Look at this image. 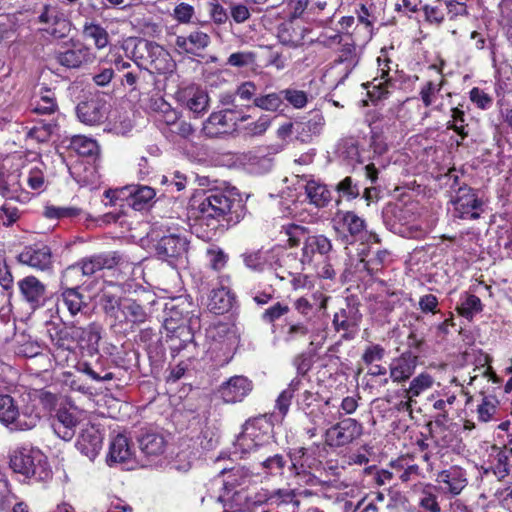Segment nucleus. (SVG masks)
Listing matches in <instances>:
<instances>
[{
    "instance_id": "obj_4",
    "label": "nucleus",
    "mask_w": 512,
    "mask_h": 512,
    "mask_svg": "<svg viewBox=\"0 0 512 512\" xmlns=\"http://www.w3.org/2000/svg\"><path fill=\"white\" fill-rule=\"evenodd\" d=\"M10 467L14 472L37 481L46 480L51 476L46 459L39 450H15L10 457Z\"/></svg>"
},
{
    "instance_id": "obj_48",
    "label": "nucleus",
    "mask_w": 512,
    "mask_h": 512,
    "mask_svg": "<svg viewBox=\"0 0 512 512\" xmlns=\"http://www.w3.org/2000/svg\"><path fill=\"white\" fill-rule=\"evenodd\" d=\"M62 301L71 315L79 313L86 306L84 297L78 289L67 288L62 292Z\"/></svg>"
},
{
    "instance_id": "obj_30",
    "label": "nucleus",
    "mask_w": 512,
    "mask_h": 512,
    "mask_svg": "<svg viewBox=\"0 0 512 512\" xmlns=\"http://www.w3.org/2000/svg\"><path fill=\"white\" fill-rule=\"evenodd\" d=\"M57 127L58 123L54 117L50 119H35L34 125L30 128L27 127L26 136L39 143L47 142L57 130Z\"/></svg>"
},
{
    "instance_id": "obj_51",
    "label": "nucleus",
    "mask_w": 512,
    "mask_h": 512,
    "mask_svg": "<svg viewBox=\"0 0 512 512\" xmlns=\"http://www.w3.org/2000/svg\"><path fill=\"white\" fill-rule=\"evenodd\" d=\"M269 256L270 251L260 249L245 252L243 254V260L248 268L261 271L268 264Z\"/></svg>"
},
{
    "instance_id": "obj_22",
    "label": "nucleus",
    "mask_w": 512,
    "mask_h": 512,
    "mask_svg": "<svg viewBox=\"0 0 512 512\" xmlns=\"http://www.w3.org/2000/svg\"><path fill=\"white\" fill-rule=\"evenodd\" d=\"M359 62V56L356 51V46L352 42L351 37L345 38L338 50V56L334 61V69L342 73V79H345L353 71Z\"/></svg>"
},
{
    "instance_id": "obj_56",
    "label": "nucleus",
    "mask_w": 512,
    "mask_h": 512,
    "mask_svg": "<svg viewBox=\"0 0 512 512\" xmlns=\"http://www.w3.org/2000/svg\"><path fill=\"white\" fill-rule=\"evenodd\" d=\"M21 217L19 209L10 202H5L0 206V223L5 227H10Z\"/></svg>"
},
{
    "instance_id": "obj_42",
    "label": "nucleus",
    "mask_w": 512,
    "mask_h": 512,
    "mask_svg": "<svg viewBox=\"0 0 512 512\" xmlns=\"http://www.w3.org/2000/svg\"><path fill=\"white\" fill-rule=\"evenodd\" d=\"M456 310L462 317L472 319L483 310V305L479 297L466 293L460 297Z\"/></svg>"
},
{
    "instance_id": "obj_20",
    "label": "nucleus",
    "mask_w": 512,
    "mask_h": 512,
    "mask_svg": "<svg viewBox=\"0 0 512 512\" xmlns=\"http://www.w3.org/2000/svg\"><path fill=\"white\" fill-rule=\"evenodd\" d=\"M436 481L444 493L458 495L467 485L465 471L459 467L453 466L449 469L439 472Z\"/></svg>"
},
{
    "instance_id": "obj_40",
    "label": "nucleus",
    "mask_w": 512,
    "mask_h": 512,
    "mask_svg": "<svg viewBox=\"0 0 512 512\" xmlns=\"http://www.w3.org/2000/svg\"><path fill=\"white\" fill-rule=\"evenodd\" d=\"M305 192L309 202L316 207H324L331 200V194L327 187L313 180L307 182Z\"/></svg>"
},
{
    "instance_id": "obj_53",
    "label": "nucleus",
    "mask_w": 512,
    "mask_h": 512,
    "mask_svg": "<svg viewBox=\"0 0 512 512\" xmlns=\"http://www.w3.org/2000/svg\"><path fill=\"white\" fill-rule=\"evenodd\" d=\"M389 253L386 250H377L372 253V255L368 259H361V262L364 264L365 270L373 275L382 269L386 261L388 260Z\"/></svg>"
},
{
    "instance_id": "obj_27",
    "label": "nucleus",
    "mask_w": 512,
    "mask_h": 512,
    "mask_svg": "<svg viewBox=\"0 0 512 512\" xmlns=\"http://www.w3.org/2000/svg\"><path fill=\"white\" fill-rule=\"evenodd\" d=\"M361 320L359 310L349 304L341 308L333 317V326L336 331L349 332L357 328Z\"/></svg>"
},
{
    "instance_id": "obj_25",
    "label": "nucleus",
    "mask_w": 512,
    "mask_h": 512,
    "mask_svg": "<svg viewBox=\"0 0 512 512\" xmlns=\"http://www.w3.org/2000/svg\"><path fill=\"white\" fill-rule=\"evenodd\" d=\"M317 331L318 328L309 322L290 321L287 322L286 329L283 331V341L286 344H292L298 339L308 336L311 339L310 344H313Z\"/></svg>"
},
{
    "instance_id": "obj_8",
    "label": "nucleus",
    "mask_w": 512,
    "mask_h": 512,
    "mask_svg": "<svg viewBox=\"0 0 512 512\" xmlns=\"http://www.w3.org/2000/svg\"><path fill=\"white\" fill-rule=\"evenodd\" d=\"M55 59L58 64L68 69H78L92 63L95 55L90 47L78 40H70L55 52Z\"/></svg>"
},
{
    "instance_id": "obj_35",
    "label": "nucleus",
    "mask_w": 512,
    "mask_h": 512,
    "mask_svg": "<svg viewBox=\"0 0 512 512\" xmlns=\"http://www.w3.org/2000/svg\"><path fill=\"white\" fill-rule=\"evenodd\" d=\"M389 67H380L378 69V75L372 80L368 90L372 100H381L387 97L389 94V88L392 85L389 75Z\"/></svg>"
},
{
    "instance_id": "obj_33",
    "label": "nucleus",
    "mask_w": 512,
    "mask_h": 512,
    "mask_svg": "<svg viewBox=\"0 0 512 512\" xmlns=\"http://www.w3.org/2000/svg\"><path fill=\"white\" fill-rule=\"evenodd\" d=\"M58 110L55 93L46 87L39 91L38 98L33 103L32 112L38 115H54Z\"/></svg>"
},
{
    "instance_id": "obj_29",
    "label": "nucleus",
    "mask_w": 512,
    "mask_h": 512,
    "mask_svg": "<svg viewBox=\"0 0 512 512\" xmlns=\"http://www.w3.org/2000/svg\"><path fill=\"white\" fill-rule=\"evenodd\" d=\"M229 112L231 111L222 110L211 113L203 124V132L205 135L213 138L220 134L227 133L232 127L230 121L227 118V114Z\"/></svg>"
},
{
    "instance_id": "obj_54",
    "label": "nucleus",
    "mask_w": 512,
    "mask_h": 512,
    "mask_svg": "<svg viewBox=\"0 0 512 512\" xmlns=\"http://www.w3.org/2000/svg\"><path fill=\"white\" fill-rule=\"evenodd\" d=\"M43 214L48 219L76 218L82 214V210L76 207L46 206Z\"/></svg>"
},
{
    "instance_id": "obj_32",
    "label": "nucleus",
    "mask_w": 512,
    "mask_h": 512,
    "mask_svg": "<svg viewBox=\"0 0 512 512\" xmlns=\"http://www.w3.org/2000/svg\"><path fill=\"white\" fill-rule=\"evenodd\" d=\"M141 451L147 456H159L164 453L166 440L164 436L155 431L144 433L139 439Z\"/></svg>"
},
{
    "instance_id": "obj_15",
    "label": "nucleus",
    "mask_w": 512,
    "mask_h": 512,
    "mask_svg": "<svg viewBox=\"0 0 512 512\" xmlns=\"http://www.w3.org/2000/svg\"><path fill=\"white\" fill-rule=\"evenodd\" d=\"M21 295L32 309L45 305L47 300L46 286L35 276H27L18 282Z\"/></svg>"
},
{
    "instance_id": "obj_64",
    "label": "nucleus",
    "mask_w": 512,
    "mask_h": 512,
    "mask_svg": "<svg viewBox=\"0 0 512 512\" xmlns=\"http://www.w3.org/2000/svg\"><path fill=\"white\" fill-rule=\"evenodd\" d=\"M194 7L188 3L181 2L173 10V18L181 24H189L194 17Z\"/></svg>"
},
{
    "instance_id": "obj_45",
    "label": "nucleus",
    "mask_w": 512,
    "mask_h": 512,
    "mask_svg": "<svg viewBox=\"0 0 512 512\" xmlns=\"http://www.w3.org/2000/svg\"><path fill=\"white\" fill-rule=\"evenodd\" d=\"M294 310L304 318L303 322H309L317 327L318 313L320 312L315 305L306 297H299L293 302Z\"/></svg>"
},
{
    "instance_id": "obj_39",
    "label": "nucleus",
    "mask_w": 512,
    "mask_h": 512,
    "mask_svg": "<svg viewBox=\"0 0 512 512\" xmlns=\"http://www.w3.org/2000/svg\"><path fill=\"white\" fill-rule=\"evenodd\" d=\"M334 221L338 227L347 230L351 235H357L365 228V221L351 211H338Z\"/></svg>"
},
{
    "instance_id": "obj_59",
    "label": "nucleus",
    "mask_w": 512,
    "mask_h": 512,
    "mask_svg": "<svg viewBox=\"0 0 512 512\" xmlns=\"http://www.w3.org/2000/svg\"><path fill=\"white\" fill-rule=\"evenodd\" d=\"M256 61V54L252 51H239L232 53L228 59L227 64L232 67L242 68L253 65Z\"/></svg>"
},
{
    "instance_id": "obj_16",
    "label": "nucleus",
    "mask_w": 512,
    "mask_h": 512,
    "mask_svg": "<svg viewBox=\"0 0 512 512\" xmlns=\"http://www.w3.org/2000/svg\"><path fill=\"white\" fill-rule=\"evenodd\" d=\"M103 436L93 424H86L76 442L77 449L90 460H93L102 448Z\"/></svg>"
},
{
    "instance_id": "obj_38",
    "label": "nucleus",
    "mask_w": 512,
    "mask_h": 512,
    "mask_svg": "<svg viewBox=\"0 0 512 512\" xmlns=\"http://www.w3.org/2000/svg\"><path fill=\"white\" fill-rule=\"evenodd\" d=\"M232 300L233 298L226 288L213 289L209 295L207 307L215 314H223L231 308Z\"/></svg>"
},
{
    "instance_id": "obj_21",
    "label": "nucleus",
    "mask_w": 512,
    "mask_h": 512,
    "mask_svg": "<svg viewBox=\"0 0 512 512\" xmlns=\"http://www.w3.org/2000/svg\"><path fill=\"white\" fill-rule=\"evenodd\" d=\"M108 107L102 99H91L77 106L79 120L88 125L101 123L107 116Z\"/></svg>"
},
{
    "instance_id": "obj_17",
    "label": "nucleus",
    "mask_w": 512,
    "mask_h": 512,
    "mask_svg": "<svg viewBox=\"0 0 512 512\" xmlns=\"http://www.w3.org/2000/svg\"><path fill=\"white\" fill-rule=\"evenodd\" d=\"M80 423V412L76 409L61 408L57 411L52 427L63 440L69 441L75 435L76 426Z\"/></svg>"
},
{
    "instance_id": "obj_13",
    "label": "nucleus",
    "mask_w": 512,
    "mask_h": 512,
    "mask_svg": "<svg viewBox=\"0 0 512 512\" xmlns=\"http://www.w3.org/2000/svg\"><path fill=\"white\" fill-rule=\"evenodd\" d=\"M120 257L116 253L98 254L82 259L76 265L69 267L65 275L80 269L85 276H91L103 269H112L118 264Z\"/></svg>"
},
{
    "instance_id": "obj_50",
    "label": "nucleus",
    "mask_w": 512,
    "mask_h": 512,
    "mask_svg": "<svg viewBox=\"0 0 512 512\" xmlns=\"http://www.w3.org/2000/svg\"><path fill=\"white\" fill-rule=\"evenodd\" d=\"M71 147L79 155L82 156H93L98 153V143L86 136L77 135L71 139Z\"/></svg>"
},
{
    "instance_id": "obj_1",
    "label": "nucleus",
    "mask_w": 512,
    "mask_h": 512,
    "mask_svg": "<svg viewBox=\"0 0 512 512\" xmlns=\"http://www.w3.org/2000/svg\"><path fill=\"white\" fill-rule=\"evenodd\" d=\"M153 235L158 238L155 252L159 259L174 267L186 263L188 240L178 228L161 224L154 228Z\"/></svg>"
},
{
    "instance_id": "obj_23",
    "label": "nucleus",
    "mask_w": 512,
    "mask_h": 512,
    "mask_svg": "<svg viewBox=\"0 0 512 512\" xmlns=\"http://www.w3.org/2000/svg\"><path fill=\"white\" fill-rule=\"evenodd\" d=\"M178 99L184 107L197 116L205 112L209 106L208 94L195 86H189L180 91Z\"/></svg>"
},
{
    "instance_id": "obj_63",
    "label": "nucleus",
    "mask_w": 512,
    "mask_h": 512,
    "mask_svg": "<svg viewBox=\"0 0 512 512\" xmlns=\"http://www.w3.org/2000/svg\"><path fill=\"white\" fill-rule=\"evenodd\" d=\"M496 92L498 96L512 95V69L507 68L500 71Z\"/></svg>"
},
{
    "instance_id": "obj_26",
    "label": "nucleus",
    "mask_w": 512,
    "mask_h": 512,
    "mask_svg": "<svg viewBox=\"0 0 512 512\" xmlns=\"http://www.w3.org/2000/svg\"><path fill=\"white\" fill-rule=\"evenodd\" d=\"M133 455L134 451L128 438L119 434L110 443L107 462L109 465L112 463H127Z\"/></svg>"
},
{
    "instance_id": "obj_61",
    "label": "nucleus",
    "mask_w": 512,
    "mask_h": 512,
    "mask_svg": "<svg viewBox=\"0 0 512 512\" xmlns=\"http://www.w3.org/2000/svg\"><path fill=\"white\" fill-rule=\"evenodd\" d=\"M497 411V400L492 397H484L482 403L478 406V419L482 422H488Z\"/></svg>"
},
{
    "instance_id": "obj_41",
    "label": "nucleus",
    "mask_w": 512,
    "mask_h": 512,
    "mask_svg": "<svg viewBox=\"0 0 512 512\" xmlns=\"http://www.w3.org/2000/svg\"><path fill=\"white\" fill-rule=\"evenodd\" d=\"M82 34L84 38L91 39L97 49L105 48L109 43L108 32L99 24L94 22H85Z\"/></svg>"
},
{
    "instance_id": "obj_18",
    "label": "nucleus",
    "mask_w": 512,
    "mask_h": 512,
    "mask_svg": "<svg viewBox=\"0 0 512 512\" xmlns=\"http://www.w3.org/2000/svg\"><path fill=\"white\" fill-rule=\"evenodd\" d=\"M418 365V356L411 352H404L392 359L389 365L390 378L394 383H403L415 373Z\"/></svg>"
},
{
    "instance_id": "obj_2",
    "label": "nucleus",
    "mask_w": 512,
    "mask_h": 512,
    "mask_svg": "<svg viewBox=\"0 0 512 512\" xmlns=\"http://www.w3.org/2000/svg\"><path fill=\"white\" fill-rule=\"evenodd\" d=\"M41 414L35 403H27L21 410L12 396L0 395V423L11 431H27L40 422Z\"/></svg>"
},
{
    "instance_id": "obj_57",
    "label": "nucleus",
    "mask_w": 512,
    "mask_h": 512,
    "mask_svg": "<svg viewBox=\"0 0 512 512\" xmlns=\"http://www.w3.org/2000/svg\"><path fill=\"white\" fill-rule=\"evenodd\" d=\"M74 334L88 346L97 345L101 338L99 327L96 324H90L86 328H78L74 331Z\"/></svg>"
},
{
    "instance_id": "obj_36",
    "label": "nucleus",
    "mask_w": 512,
    "mask_h": 512,
    "mask_svg": "<svg viewBox=\"0 0 512 512\" xmlns=\"http://www.w3.org/2000/svg\"><path fill=\"white\" fill-rule=\"evenodd\" d=\"M307 416L313 425L324 427L336 421L340 417V413L330 405L329 401H326L317 409H311Z\"/></svg>"
},
{
    "instance_id": "obj_58",
    "label": "nucleus",
    "mask_w": 512,
    "mask_h": 512,
    "mask_svg": "<svg viewBox=\"0 0 512 512\" xmlns=\"http://www.w3.org/2000/svg\"><path fill=\"white\" fill-rule=\"evenodd\" d=\"M339 196L347 200L355 199L360 194V189L351 177H345L336 185Z\"/></svg>"
},
{
    "instance_id": "obj_34",
    "label": "nucleus",
    "mask_w": 512,
    "mask_h": 512,
    "mask_svg": "<svg viewBox=\"0 0 512 512\" xmlns=\"http://www.w3.org/2000/svg\"><path fill=\"white\" fill-rule=\"evenodd\" d=\"M226 479L222 481V484L231 487L236 486H249L254 483L259 477V474L254 473L248 467L237 466L226 472Z\"/></svg>"
},
{
    "instance_id": "obj_49",
    "label": "nucleus",
    "mask_w": 512,
    "mask_h": 512,
    "mask_svg": "<svg viewBox=\"0 0 512 512\" xmlns=\"http://www.w3.org/2000/svg\"><path fill=\"white\" fill-rule=\"evenodd\" d=\"M282 105L281 91L262 94L254 98V106L265 111L276 112Z\"/></svg>"
},
{
    "instance_id": "obj_5",
    "label": "nucleus",
    "mask_w": 512,
    "mask_h": 512,
    "mask_svg": "<svg viewBox=\"0 0 512 512\" xmlns=\"http://www.w3.org/2000/svg\"><path fill=\"white\" fill-rule=\"evenodd\" d=\"M128 45H133L131 57L138 66L150 64L158 72L169 69V53L157 43L145 39H134L130 40Z\"/></svg>"
},
{
    "instance_id": "obj_14",
    "label": "nucleus",
    "mask_w": 512,
    "mask_h": 512,
    "mask_svg": "<svg viewBox=\"0 0 512 512\" xmlns=\"http://www.w3.org/2000/svg\"><path fill=\"white\" fill-rule=\"evenodd\" d=\"M284 148V144H273L265 148H258L246 155V160L252 172L264 174L273 167V156Z\"/></svg>"
},
{
    "instance_id": "obj_24",
    "label": "nucleus",
    "mask_w": 512,
    "mask_h": 512,
    "mask_svg": "<svg viewBox=\"0 0 512 512\" xmlns=\"http://www.w3.org/2000/svg\"><path fill=\"white\" fill-rule=\"evenodd\" d=\"M253 441L261 452L269 451L271 447L272 426L263 417L248 420L245 423Z\"/></svg>"
},
{
    "instance_id": "obj_44",
    "label": "nucleus",
    "mask_w": 512,
    "mask_h": 512,
    "mask_svg": "<svg viewBox=\"0 0 512 512\" xmlns=\"http://www.w3.org/2000/svg\"><path fill=\"white\" fill-rule=\"evenodd\" d=\"M434 382V377L427 372H422L410 381L409 386L404 390V393H406V395H410V398L416 399L423 392L431 389Z\"/></svg>"
},
{
    "instance_id": "obj_6",
    "label": "nucleus",
    "mask_w": 512,
    "mask_h": 512,
    "mask_svg": "<svg viewBox=\"0 0 512 512\" xmlns=\"http://www.w3.org/2000/svg\"><path fill=\"white\" fill-rule=\"evenodd\" d=\"M37 19L42 25L40 30L55 39L65 38L71 31V21L56 4L43 5Z\"/></svg>"
},
{
    "instance_id": "obj_9",
    "label": "nucleus",
    "mask_w": 512,
    "mask_h": 512,
    "mask_svg": "<svg viewBox=\"0 0 512 512\" xmlns=\"http://www.w3.org/2000/svg\"><path fill=\"white\" fill-rule=\"evenodd\" d=\"M451 202L455 216L461 219H478L483 211V201L467 186L460 187Z\"/></svg>"
},
{
    "instance_id": "obj_37",
    "label": "nucleus",
    "mask_w": 512,
    "mask_h": 512,
    "mask_svg": "<svg viewBox=\"0 0 512 512\" xmlns=\"http://www.w3.org/2000/svg\"><path fill=\"white\" fill-rule=\"evenodd\" d=\"M268 451L262 452L256 456L259 466L266 475H281L286 466V460L281 454L266 455Z\"/></svg>"
},
{
    "instance_id": "obj_46",
    "label": "nucleus",
    "mask_w": 512,
    "mask_h": 512,
    "mask_svg": "<svg viewBox=\"0 0 512 512\" xmlns=\"http://www.w3.org/2000/svg\"><path fill=\"white\" fill-rule=\"evenodd\" d=\"M166 329L171 332L170 336V348L172 350H180L183 348L182 343L177 344V340L180 342H189L192 338L191 333L186 325L180 324L173 326V319L166 320Z\"/></svg>"
},
{
    "instance_id": "obj_60",
    "label": "nucleus",
    "mask_w": 512,
    "mask_h": 512,
    "mask_svg": "<svg viewBox=\"0 0 512 512\" xmlns=\"http://www.w3.org/2000/svg\"><path fill=\"white\" fill-rule=\"evenodd\" d=\"M40 346L30 339H27L25 336L21 337V340H17L15 353L19 356L23 357H35L40 354Z\"/></svg>"
},
{
    "instance_id": "obj_11",
    "label": "nucleus",
    "mask_w": 512,
    "mask_h": 512,
    "mask_svg": "<svg viewBox=\"0 0 512 512\" xmlns=\"http://www.w3.org/2000/svg\"><path fill=\"white\" fill-rule=\"evenodd\" d=\"M18 261L33 269L46 271L52 266V252L50 247L36 244L24 247L17 256Z\"/></svg>"
},
{
    "instance_id": "obj_19",
    "label": "nucleus",
    "mask_w": 512,
    "mask_h": 512,
    "mask_svg": "<svg viewBox=\"0 0 512 512\" xmlns=\"http://www.w3.org/2000/svg\"><path fill=\"white\" fill-rule=\"evenodd\" d=\"M211 43L209 34L201 31H191L187 36L179 35L175 39V46L183 53L200 56Z\"/></svg>"
},
{
    "instance_id": "obj_28",
    "label": "nucleus",
    "mask_w": 512,
    "mask_h": 512,
    "mask_svg": "<svg viewBox=\"0 0 512 512\" xmlns=\"http://www.w3.org/2000/svg\"><path fill=\"white\" fill-rule=\"evenodd\" d=\"M391 467L395 476L404 483L415 481L420 477V468L409 455L399 457L391 462Z\"/></svg>"
},
{
    "instance_id": "obj_43",
    "label": "nucleus",
    "mask_w": 512,
    "mask_h": 512,
    "mask_svg": "<svg viewBox=\"0 0 512 512\" xmlns=\"http://www.w3.org/2000/svg\"><path fill=\"white\" fill-rule=\"evenodd\" d=\"M250 437L251 435L244 424L242 432L237 436L234 442V453L240 454L241 457H246L250 454L260 455L262 453L261 450Z\"/></svg>"
},
{
    "instance_id": "obj_31",
    "label": "nucleus",
    "mask_w": 512,
    "mask_h": 512,
    "mask_svg": "<svg viewBox=\"0 0 512 512\" xmlns=\"http://www.w3.org/2000/svg\"><path fill=\"white\" fill-rule=\"evenodd\" d=\"M133 209L141 211L145 209L154 199L155 190L149 186L133 185L125 188Z\"/></svg>"
},
{
    "instance_id": "obj_47",
    "label": "nucleus",
    "mask_w": 512,
    "mask_h": 512,
    "mask_svg": "<svg viewBox=\"0 0 512 512\" xmlns=\"http://www.w3.org/2000/svg\"><path fill=\"white\" fill-rule=\"evenodd\" d=\"M289 459L291 462L290 469L296 474L299 475L302 472H305L307 468L311 467V459L308 456V451L304 447H299L290 450Z\"/></svg>"
},
{
    "instance_id": "obj_7",
    "label": "nucleus",
    "mask_w": 512,
    "mask_h": 512,
    "mask_svg": "<svg viewBox=\"0 0 512 512\" xmlns=\"http://www.w3.org/2000/svg\"><path fill=\"white\" fill-rule=\"evenodd\" d=\"M363 434V425L353 418H345L327 428L324 442L329 447L339 448L353 443Z\"/></svg>"
},
{
    "instance_id": "obj_55",
    "label": "nucleus",
    "mask_w": 512,
    "mask_h": 512,
    "mask_svg": "<svg viewBox=\"0 0 512 512\" xmlns=\"http://www.w3.org/2000/svg\"><path fill=\"white\" fill-rule=\"evenodd\" d=\"M281 94L282 99H285L295 109H302L308 103V94L305 91L288 88L281 90Z\"/></svg>"
},
{
    "instance_id": "obj_10",
    "label": "nucleus",
    "mask_w": 512,
    "mask_h": 512,
    "mask_svg": "<svg viewBox=\"0 0 512 512\" xmlns=\"http://www.w3.org/2000/svg\"><path fill=\"white\" fill-rule=\"evenodd\" d=\"M332 243L324 235L308 236L302 247L301 264L303 266L316 264L323 258L330 259Z\"/></svg>"
},
{
    "instance_id": "obj_52",
    "label": "nucleus",
    "mask_w": 512,
    "mask_h": 512,
    "mask_svg": "<svg viewBox=\"0 0 512 512\" xmlns=\"http://www.w3.org/2000/svg\"><path fill=\"white\" fill-rule=\"evenodd\" d=\"M273 118L263 114L256 121L247 124L244 127V134L248 137L263 136L272 124Z\"/></svg>"
},
{
    "instance_id": "obj_12",
    "label": "nucleus",
    "mask_w": 512,
    "mask_h": 512,
    "mask_svg": "<svg viewBox=\"0 0 512 512\" xmlns=\"http://www.w3.org/2000/svg\"><path fill=\"white\" fill-rule=\"evenodd\" d=\"M252 389L253 384L247 377L236 375L221 384L219 394L225 403L234 404L241 402Z\"/></svg>"
},
{
    "instance_id": "obj_62",
    "label": "nucleus",
    "mask_w": 512,
    "mask_h": 512,
    "mask_svg": "<svg viewBox=\"0 0 512 512\" xmlns=\"http://www.w3.org/2000/svg\"><path fill=\"white\" fill-rule=\"evenodd\" d=\"M123 314L131 322H144L146 314L141 305L135 301H128L123 305Z\"/></svg>"
},
{
    "instance_id": "obj_3",
    "label": "nucleus",
    "mask_w": 512,
    "mask_h": 512,
    "mask_svg": "<svg viewBox=\"0 0 512 512\" xmlns=\"http://www.w3.org/2000/svg\"><path fill=\"white\" fill-rule=\"evenodd\" d=\"M235 201L223 191H209L197 207L199 223L215 229L221 220H228Z\"/></svg>"
}]
</instances>
